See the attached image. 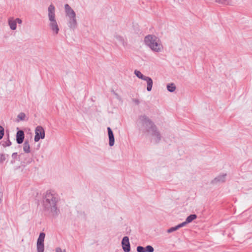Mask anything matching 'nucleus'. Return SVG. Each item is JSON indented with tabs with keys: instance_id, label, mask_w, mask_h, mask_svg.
Wrapping results in <instances>:
<instances>
[{
	"instance_id": "obj_25",
	"label": "nucleus",
	"mask_w": 252,
	"mask_h": 252,
	"mask_svg": "<svg viewBox=\"0 0 252 252\" xmlns=\"http://www.w3.org/2000/svg\"><path fill=\"white\" fill-rule=\"evenodd\" d=\"M4 134V128L0 126V140H1Z\"/></svg>"
},
{
	"instance_id": "obj_17",
	"label": "nucleus",
	"mask_w": 252,
	"mask_h": 252,
	"mask_svg": "<svg viewBox=\"0 0 252 252\" xmlns=\"http://www.w3.org/2000/svg\"><path fill=\"white\" fill-rule=\"evenodd\" d=\"M215 1L220 4L231 5V1L230 0H215Z\"/></svg>"
},
{
	"instance_id": "obj_2",
	"label": "nucleus",
	"mask_w": 252,
	"mask_h": 252,
	"mask_svg": "<svg viewBox=\"0 0 252 252\" xmlns=\"http://www.w3.org/2000/svg\"><path fill=\"white\" fill-rule=\"evenodd\" d=\"M139 118L142 126L145 128L146 131L147 132L152 131V135L155 137V142L158 143L161 140V136L153 122L145 115L140 116Z\"/></svg>"
},
{
	"instance_id": "obj_28",
	"label": "nucleus",
	"mask_w": 252,
	"mask_h": 252,
	"mask_svg": "<svg viewBox=\"0 0 252 252\" xmlns=\"http://www.w3.org/2000/svg\"><path fill=\"white\" fill-rule=\"evenodd\" d=\"M188 223L187 222V221L186 220L184 222H183L182 223L177 225L178 226V228L179 229L180 228H181L184 226H185L187 224H188Z\"/></svg>"
},
{
	"instance_id": "obj_21",
	"label": "nucleus",
	"mask_w": 252,
	"mask_h": 252,
	"mask_svg": "<svg viewBox=\"0 0 252 252\" xmlns=\"http://www.w3.org/2000/svg\"><path fill=\"white\" fill-rule=\"evenodd\" d=\"M26 117V115L24 113L21 112L17 116V122H19L20 121H24Z\"/></svg>"
},
{
	"instance_id": "obj_22",
	"label": "nucleus",
	"mask_w": 252,
	"mask_h": 252,
	"mask_svg": "<svg viewBox=\"0 0 252 252\" xmlns=\"http://www.w3.org/2000/svg\"><path fill=\"white\" fill-rule=\"evenodd\" d=\"M11 145V142L10 141L9 139V134H8V139L7 141L3 142L2 144V145L4 147H6L7 146H10Z\"/></svg>"
},
{
	"instance_id": "obj_15",
	"label": "nucleus",
	"mask_w": 252,
	"mask_h": 252,
	"mask_svg": "<svg viewBox=\"0 0 252 252\" xmlns=\"http://www.w3.org/2000/svg\"><path fill=\"white\" fill-rule=\"evenodd\" d=\"M115 37L116 39L119 41L124 47L126 46L127 45V43L125 41L124 38L121 35H115Z\"/></svg>"
},
{
	"instance_id": "obj_8",
	"label": "nucleus",
	"mask_w": 252,
	"mask_h": 252,
	"mask_svg": "<svg viewBox=\"0 0 252 252\" xmlns=\"http://www.w3.org/2000/svg\"><path fill=\"white\" fill-rule=\"evenodd\" d=\"M64 9L66 15L69 18L76 16V14L74 11L70 7V6L68 4H65Z\"/></svg>"
},
{
	"instance_id": "obj_31",
	"label": "nucleus",
	"mask_w": 252,
	"mask_h": 252,
	"mask_svg": "<svg viewBox=\"0 0 252 252\" xmlns=\"http://www.w3.org/2000/svg\"><path fill=\"white\" fill-rule=\"evenodd\" d=\"M56 252H65V250H62L60 248H57L56 250Z\"/></svg>"
},
{
	"instance_id": "obj_20",
	"label": "nucleus",
	"mask_w": 252,
	"mask_h": 252,
	"mask_svg": "<svg viewBox=\"0 0 252 252\" xmlns=\"http://www.w3.org/2000/svg\"><path fill=\"white\" fill-rule=\"evenodd\" d=\"M167 89L170 92H173L176 89V86L173 83L168 84L167 85Z\"/></svg>"
},
{
	"instance_id": "obj_29",
	"label": "nucleus",
	"mask_w": 252,
	"mask_h": 252,
	"mask_svg": "<svg viewBox=\"0 0 252 252\" xmlns=\"http://www.w3.org/2000/svg\"><path fill=\"white\" fill-rule=\"evenodd\" d=\"M132 101L134 102L136 105H138L140 103V101L139 99L136 98L132 99Z\"/></svg>"
},
{
	"instance_id": "obj_24",
	"label": "nucleus",
	"mask_w": 252,
	"mask_h": 252,
	"mask_svg": "<svg viewBox=\"0 0 252 252\" xmlns=\"http://www.w3.org/2000/svg\"><path fill=\"white\" fill-rule=\"evenodd\" d=\"M178 229H179V228H178V226H177V225H176V226H174V227H172L170 228L169 229H168L167 230V232L168 233H171V232H174V231H176V230H178Z\"/></svg>"
},
{
	"instance_id": "obj_5",
	"label": "nucleus",
	"mask_w": 252,
	"mask_h": 252,
	"mask_svg": "<svg viewBox=\"0 0 252 252\" xmlns=\"http://www.w3.org/2000/svg\"><path fill=\"white\" fill-rule=\"evenodd\" d=\"M35 134L34 138L35 142H38L40 139H43L45 138V130L41 126H38L36 127Z\"/></svg>"
},
{
	"instance_id": "obj_23",
	"label": "nucleus",
	"mask_w": 252,
	"mask_h": 252,
	"mask_svg": "<svg viewBox=\"0 0 252 252\" xmlns=\"http://www.w3.org/2000/svg\"><path fill=\"white\" fill-rule=\"evenodd\" d=\"M154 248L150 245H148L145 247V252H154Z\"/></svg>"
},
{
	"instance_id": "obj_12",
	"label": "nucleus",
	"mask_w": 252,
	"mask_h": 252,
	"mask_svg": "<svg viewBox=\"0 0 252 252\" xmlns=\"http://www.w3.org/2000/svg\"><path fill=\"white\" fill-rule=\"evenodd\" d=\"M77 25L76 16L69 18L68 26L70 28L74 30L76 28Z\"/></svg>"
},
{
	"instance_id": "obj_1",
	"label": "nucleus",
	"mask_w": 252,
	"mask_h": 252,
	"mask_svg": "<svg viewBox=\"0 0 252 252\" xmlns=\"http://www.w3.org/2000/svg\"><path fill=\"white\" fill-rule=\"evenodd\" d=\"M60 199L58 195L53 190H48L44 195L42 199L43 211L45 214L53 217H57L60 211L57 203Z\"/></svg>"
},
{
	"instance_id": "obj_13",
	"label": "nucleus",
	"mask_w": 252,
	"mask_h": 252,
	"mask_svg": "<svg viewBox=\"0 0 252 252\" xmlns=\"http://www.w3.org/2000/svg\"><path fill=\"white\" fill-rule=\"evenodd\" d=\"M147 82V90L150 92L152 90L153 84V80L150 77L147 76L144 80Z\"/></svg>"
},
{
	"instance_id": "obj_14",
	"label": "nucleus",
	"mask_w": 252,
	"mask_h": 252,
	"mask_svg": "<svg viewBox=\"0 0 252 252\" xmlns=\"http://www.w3.org/2000/svg\"><path fill=\"white\" fill-rule=\"evenodd\" d=\"M23 150L26 153L31 152L30 146L28 140H25L23 145Z\"/></svg>"
},
{
	"instance_id": "obj_26",
	"label": "nucleus",
	"mask_w": 252,
	"mask_h": 252,
	"mask_svg": "<svg viewBox=\"0 0 252 252\" xmlns=\"http://www.w3.org/2000/svg\"><path fill=\"white\" fill-rule=\"evenodd\" d=\"M137 252H145V247L139 246L136 248Z\"/></svg>"
},
{
	"instance_id": "obj_10",
	"label": "nucleus",
	"mask_w": 252,
	"mask_h": 252,
	"mask_svg": "<svg viewBox=\"0 0 252 252\" xmlns=\"http://www.w3.org/2000/svg\"><path fill=\"white\" fill-rule=\"evenodd\" d=\"M108 134L109 137V145L113 146L115 143V138L112 129L110 127H107Z\"/></svg>"
},
{
	"instance_id": "obj_16",
	"label": "nucleus",
	"mask_w": 252,
	"mask_h": 252,
	"mask_svg": "<svg viewBox=\"0 0 252 252\" xmlns=\"http://www.w3.org/2000/svg\"><path fill=\"white\" fill-rule=\"evenodd\" d=\"M8 24L12 30H15L17 28L16 22L14 20H8Z\"/></svg>"
},
{
	"instance_id": "obj_3",
	"label": "nucleus",
	"mask_w": 252,
	"mask_h": 252,
	"mask_svg": "<svg viewBox=\"0 0 252 252\" xmlns=\"http://www.w3.org/2000/svg\"><path fill=\"white\" fill-rule=\"evenodd\" d=\"M48 16L50 21L49 26L55 34H57L59 32V27L55 18V7L52 4L48 8Z\"/></svg>"
},
{
	"instance_id": "obj_7",
	"label": "nucleus",
	"mask_w": 252,
	"mask_h": 252,
	"mask_svg": "<svg viewBox=\"0 0 252 252\" xmlns=\"http://www.w3.org/2000/svg\"><path fill=\"white\" fill-rule=\"evenodd\" d=\"M122 246L125 252H129L130 251V245L129 238L127 236L123 237L122 241Z\"/></svg>"
},
{
	"instance_id": "obj_11",
	"label": "nucleus",
	"mask_w": 252,
	"mask_h": 252,
	"mask_svg": "<svg viewBox=\"0 0 252 252\" xmlns=\"http://www.w3.org/2000/svg\"><path fill=\"white\" fill-rule=\"evenodd\" d=\"M226 175V174H223L217 176L213 180H212V183L216 184L217 183H224L225 181V178Z\"/></svg>"
},
{
	"instance_id": "obj_30",
	"label": "nucleus",
	"mask_w": 252,
	"mask_h": 252,
	"mask_svg": "<svg viewBox=\"0 0 252 252\" xmlns=\"http://www.w3.org/2000/svg\"><path fill=\"white\" fill-rule=\"evenodd\" d=\"M14 21L16 22V24L18 23L20 24L22 23V20L18 18H16Z\"/></svg>"
},
{
	"instance_id": "obj_32",
	"label": "nucleus",
	"mask_w": 252,
	"mask_h": 252,
	"mask_svg": "<svg viewBox=\"0 0 252 252\" xmlns=\"http://www.w3.org/2000/svg\"><path fill=\"white\" fill-rule=\"evenodd\" d=\"M17 157V153H13L12 155V157L14 159L16 158Z\"/></svg>"
},
{
	"instance_id": "obj_27",
	"label": "nucleus",
	"mask_w": 252,
	"mask_h": 252,
	"mask_svg": "<svg viewBox=\"0 0 252 252\" xmlns=\"http://www.w3.org/2000/svg\"><path fill=\"white\" fill-rule=\"evenodd\" d=\"M6 159V156L3 154H0V163H3L4 160Z\"/></svg>"
},
{
	"instance_id": "obj_19",
	"label": "nucleus",
	"mask_w": 252,
	"mask_h": 252,
	"mask_svg": "<svg viewBox=\"0 0 252 252\" xmlns=\"http://www.w3.org/2000/svg\"><path fill=\"white\" fill-rule=\"evenodd\" d=\"M134 74L138 78H139L142 80H143L145 79V77H147V76L144 75L143 74H142L140 71L137 70H135L134 71Z\"/></svg>"
},
{
	"instance_id": "obj_18",
	"label": "nucleus",
	"mask_w": 252,
	"mask_h": 252,
	"mask_svg": "<svg viewBox=\"0 0 252 252\" xmlns=\"http://www.w3.org/2000/svg\"><path fill=\"white\" fill-rule=\"evenodd\" d=\"M196 218H197L196 215L191 214L187 218L186 220L187 221V222L188 223H189L191 222L194 220L196 219Z\"/></svg>"
},
{
	"instance_id": "obj_9",
	"label": "nucleus",
	"mask_w": 252,
	"mask_h": 252,
	"mask_svg": "<svg viewBox=\"0 0 252 252\" xmlns=\"http://www.w3.org/2000/svg\"><path fill=\"white\" fill-rule=\"evenodd\" d=\"M16 142L18 144H22L25 138V133L22 130H18L16 133Z\"/></svg>"
},
{
	"instance_id": "obj_4",
	"label": "nucleus",
	"mask_w": 252,
	"mask_h": 252,
	"mask_svg": "<svg viewBox=\"0 0 252 252\" xmlns=\"http://www.w3.org/2000/svg\"><path fill=\"white\" fill-rule=\"evenodd\" d=\"M158 38L154 35L149 34L145 36L144 42L154 52H160L162 49V46L158 42Z\"/></svg>"
},
{
	"instance_id": "obj_33",
	"label": "nucleus",
	"mask_w": 252,
	"mask_h": 252,
	"mask_svg": "<svg viewBox=\"0 0 252 252\" xmlns=\"http://www.w3.org/2000/svg\"><path fill=\"white\" fill-rule=\"evenodd\" d=\"M32 161V158H30L28 159V160L26 161V164L30 163Z\"/></svg>"
},
{
	"instance_id": "obj_6",
	"label": "nucleus",
	"mask_w": 252,
	"mask_h": 252,
	"mask_svg": "<svg viewBox=\"0 0 252 252\" xmlns=\"http://www.w3.org/2000/svg\"><path fill=\"white\" fill-rule=\"evenodd\" d=\"M45 237V234L43 232H41L39 234V237L37 241V252H44V241Z\"/></svg>"
}]
</instances>
